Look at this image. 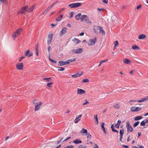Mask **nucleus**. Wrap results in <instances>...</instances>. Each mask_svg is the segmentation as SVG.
<instances>
[{
  "label": "nucleus",
  "mask_w": 148,
  "mask_h": 148,
  "mask_svg": "<svg viewBox=\"0 0 148 148\" xmlns=\"http://www.w3.org/2000/svg\"><path fill=\"white\" fill-rule=\"evenodd\" d=\"M86 93V91L85 90H83L80 88H77V94L79 95H82V94H84Z\"/></svg>",
  "instance_id": "nucleus-12"
},
{
  "label": "nucleus",
  "mask_w": 148,
  "mask_h": 148,
  "mask_svg": "<svg viewBox=\"0 0 148 148\" xmlns=\"http://www.w3.org/2000/svg\"><path fill=\"white\" fill-rule=\"evenodd\" d=\"M146 123L145 121H143L140 123V125L143 126H144L145 125Z\"/></svg>",
  "instance_id": "nucleus-42"
},
{
  "label": "nucleus",
  "mask_w": 148,
  "mask_h": 148,
  "mask_svg": "<svg viewBox=\"0 0 148 148\" xmlns=\"http://www.w3.org/2000/svg\"><path fill=\"white\" fill-rule=\"evenodd\" d=\"M53 34L52 33L49 34L48 36L47 39V43L48 45H49L52 42Z\"/></svg>",
  "instance_id": "nucleus-4"
},
{
  "label": "nucleus",
  "mask_w": 148,
  "mask_h": 148,
  "mask_svg": "<svg viewBox=\"0 0 148 148\" xmlns=\"http://www.w3.org/2000/svg\"><path fill=\"white\" fill-rule=\"evenodd\" d=\"M126 127L127 128V131L128 132H132V131L133 129L132 127L130 125V123L129 122L127 123Z\"/></svg>",
  "instance_id": "nucleus-11"
},
{
  "label": "nucleus",
  "mask_w": 148,
  "mask_h": 148,
  "mask_svg": "<svg viewBox=\"0 0 148 148\" xmlns=\"http://www.w3.org/2000/svg\"><path fill=\"white\" fill-rule=\"evenodd\" d=\"M101 27L96 26H95L93 27V30L94 32L96 34H98L100 33V30Z\"/></svg>",
  "instance_id": "nucleus-7"
},
{
  "label": "nucleus",
  "mask_w": 148,
  "mask_h": 148,
  "mask_svg": "<svg viewBox=\"0 0 148 148\" xmlns=\"http://www.w3.org/2000/svg\"><path fill=\"white\" fill-rule=\"evenodd\" d=\"M28 7L27 6H25L22 8L21 10L19 11L18 12V14H21L23 13L27 9Z\"/></svg>",
  "instance_id": "nucleus-10"
},
{
  "label": "nucleus",
  "mask_w": 148,
  "mask_h": 148,
  "mask_svg": "<svg viewBox=\"0 0 148 148\" xmlns=\"http://www.w3.org/2000/svg\"><path fill=\"white\" fill-rule=\"evenodd\" d=\"M121 123V121L120 120H119L118 121L117 123L116 124L120 125Z\"/></svg>",
  "instance_id": "nucleus-57"
},
{
  "label": "nucleus",
  "mask_w": 148,
  "mask_h": 148,
  "mask_svg": "<svg viewBox=\"0 0 148 148\" xmlns=\"http://www.w3.org/2000/svg\"><path fill=\"white\" fill-rule=\"evenodd\" d=\"M96 38H95L92 39H90L88 41V44L89 45H94L96 42Z\"/></svg>",
  "instance_id": "nucleus-6"
},
{
  "label": "nucleus",
  "mask_w": 148,
  "mask_h": 148,
  "mask_svg": "<svg viewBox=\"0 0 148 148\" xmlns=\"http://www.w3.org/2000/svg\"><path fill=\"white\" fill-rule=\"evenodd\" d=\"M16 66L18 70H21L23 68V64L22 63H17L16 64Z\"/></svg>",
  "instance_id": "nucleus-9"
},
{
  "label": "nucleus",
  "mask_w": 148,
  "mask_h": 148,
  "mask_svg": "<svg viewBox=\"0 0 148 148\" xmlns=\"http://www.w3.org/2000/svg\"><path fill=\"white\" fill-rule=\"evenodd\" d=\"M83 74V73L82 72L81 73H77L75 74L72 75V77L73 78H75L79 77L82 75Z\"/></svg>",
  "instance_id": "nucleus-19"
},
{
  "label": "nucleus",
  "mask_w": 148,
  "mask_h": 148,
  "mask_svg": "<svg viewBox=\"0 0 148 148\" xmlns=\"http://www.w3.org/2000/svg\"><path fill=\"white\" fill-rule=\"evenodd\" d=\"M81 16V13H79L75 16V18L77 20H78L80 19Z\"/></svg>",
  "instance_id": "nucleus-21"
},
{
  "label": "nucleus",
  "mask_w": 148,
  "mask_h": 148,
  "mask_svg": "<svg viewBox=\"0 0 148 148\" xmlns=\"http://www.w3.org/2000/svg\"><path fill=\"white\" fill-rule=\"evenodd\" d=\"M70 138H71V137H68L67 138H66V139L65 140H64L63 141V142L66 141L67 140H68V139H69Z\"/></svg>",
  "instance_id": "nucleus-60"
},
{
  "label": "nucleus",
  "mask_w": 148,
  "mask_h": 148,
  "mask_svg": "<svg viewBox=\"0 0 148 148\" xmlns=\"http://www.w3.org/2000/svg\"><path fill=\"white\" fill-rule=\"evenodd\" d=\"M24 58H25V57H24V56L21 57V59L19 60V61L21 62V61Z\"/></svg>",
  "instance_id": "nucleus-61"
},
{
  "label": "nucleus",
  "mask_w": 148,
  "mask_h": 148,
  "mask_svg": "<svg viewBox=\"0 0 148 148\" xmlns=\"http://www.w3.org/2000/svg\"><path fill=\"white\" fill-rule=\"evenodd\" d=\"M56 4V3H53L52 5H49L48 7L47 8V9L49 11L51 10V9L52 8V7L54 6V5Z\"/></svg>",
  "instance_id": "nucleus-32"
},
{
  "label": "nucleus",
  "mask_w": 148,
  "mask_h": 148,
  "mask_svg": "<svg viewBox=\"0 0 148 148\" xmlns=\"http://www.w3.org/2000/svg\"><path fill=\"white\" fill-rule=\"evenodd\" d=\"M85 101H86V102L84 103H83V105H85L86 104H87V103H88L89 104V102H88V101L86 99L85 100Z\"/></svg>",
  "instance_id": "nucleus-55"
},
{
  "label": "nucleus",
  "mask_w": 148,
  "mask_h": 148,
  "mask_svg": "<svg viewBox=\"0 0 148 148\" xmlns=\"http://www.w3.org/2000/svg\"><path fill=\"white\" fill-rule=\"evenodd\" d=\"M42 104L43 103L41 101H40L38 103V110L40 109Z\"/></svg>",
  "instance_id": "nucleus-27"
},
{
  "label": "nucleus",
  "mask_w": 148,
  "mask_h": 148,
  "mask_svg": "<svg viewBox=\"0 0 148 148\" xmlns=\"http://www.w3.org/2000/svg\"><path fill=\"white\" fill-rule=\"evenodd\" d=\"M43 79L48 82L51 81V79L50 77L45 78H43Z\"/></svg>",
  "instance_id": "nucleus-36"
},
{
  "label": "nucleus",
  "mask_w": 148,
  "mask_h": 148,
  "mask_svg": "<svg viewBox=\"0 0 148 148\" xmlns=\"http://www.w3.org/2000/svg\"><path fill=\"white\" fill-rule=\"evenodd\" d=\"M143 99H144V101H147V100H148V96H147V97H145Z\"/></svg>",
  "instance_id": "nucleus-53"
},
{
  "label": "nucleus",
  "mask_w": 148,
  "mask_h": 148,
  "mask_svg": "<svg viewBox=\"0 0 148 148\" xmlns=\"http://www.w3.org/2000/svg\"><path fill=\"white\" fill-rule=\"evenodd\" d=\"M142 118V117L141 116H138L135 118L134 120L135 121H137L140 120Z\"/></svg>",
  "instance_id": "nucleus-33"
},
{
  "label": "nucleus",
  "mask_w": 148,
  "mask_h": 148,
  "mask_svg": "<svg viewBox=\"0 0 148 148\" xmlns=\"http://www.w3.org/2000/svg\"><path fill=\"white\" fill-rule=\"evenodd\" d=\"M82 3H76L69 5V6L71 8H76L82 5Z\"/></svg>",
  "instance_id": "nucleus-3"
},
{
  "label": "nucleus",
  "mask_w": 148,
  "mask_h": 148,
  "mask_svg": "<svg viewBox=\"0 0 148 148\" xmlns=\"http://www.w3.org/2000/svg\"><path fill=\"white\" fill-rule=\"evenodd\" d=\"M63 14H61L58 18L56 19V21H61L62 18L63 17Z\"/></svg>",
  "instance_id": "nucleus-25"
},
{
  "label": "nucleus",
  "mask_w": 148,
  "mask_h": 148,
  "mask_svg": "<svg viewBox=\"0 0 148 148\" xmlns=\"http://www.w3.org/2000/svg\"><path fill=\"white\" fill-rule=\"evenodd\" d=\"M80 20L82 22L85 21L87 24L91 23V21H89L88 17L86 15H82Z\"/></svg>",
  "instance_id": "nucleus-1"
},
{
  "label": "nucleus",
  "mask_w": 148,
  "mask_h": 148,
  "mask_svg": "<svg viewBox=\"0 0 148 148\" xmlns=\"http://www.w3.org/2000/svg\"><path fill=\"white\" fill-rule=\"evenodd\" d=\"M141 108L138 107H132L131 108V110L132 112L139 111L141 110Z\"/></svg>",
  "instance_id": "nucleus-8"
},
{
  "label": "nucleus",
  "mask_w": 148,
  "mask_h": 148,
  "mask_svg": "<svg viewBox=\"0 0 148 148\" xmlns=\"http://www.w3.org/2000/svg\"><path fill=\"white\" fill-rule=\"evenodd\" d=\"M123 62L127 64H130L132 63L130 60L126 58L123 59Z\"/></svg>",
  "instance_id": "nucleus-16"
},
{
  "label": "nucleus",
  "mask_w": 148,
  "mask_h": 148,
  "mask_svg": "<svg viewBox=\"0 0 148 148\" xmlns=\"http://www.w3.org/2000/svg\"><path fill=\"white\" fill-rule=\"evenodd\" d=\"M137 101L138 102H143L144 101V99L143 98H142L140 99V100Z\"/></svg>",
  "instance_id": "nucleus-48"
},
{
  "label": "nucleus",
  "mask_w": 148,
  "mask_h": 148,
  "mask_svg": "<svg viewBox=\"0 0 148 148\" xmlns=\"http://www.w3.org/2000/svg\"><path fill=\"white\" fill-rule=\"evenodd\" d=\"M108 61V59H106V60H102L100 62L101 63V64H102L103 63L105 62H107Z\"/></svg>",
  "instance_id": "nucleus-49"
},
{
  "label": "nucleus",
  "mask_w": 148,
  "mask_h": 148,
  "mask_svg": "<svg viewBox=\"0 0 148 148\" xmlns=\"http://www.w3.org/2000/svg\"><path fill=\"white\" fill-rule=\"evenodd\" d=\"M51 60V61L52 63H56V61L52 60Z\"/></svg>",
  "instance_id": "nucleus-64"
},
{
  "label": "nucleus",
  "mask_w": 148,
  "mask_h": 148,
  "mask_svg": "<svg viewBox=\"0 0 148 148\" xmlns=\"http://www.w3.org/2000/svg\"><path fill=\"white\" fill-rule=\"evenodd\" d=\"M123 147H125V148H128V146L125 145H122Z\"/></svg>",
  "instance_id": "nucleus-63"
},
{
  "label": "nucleus",
  "mask_w": 148,
  "mask_h": 148,
  "mask_svg": "<svg viewBox=\"0 0 148 148\" xmlns=\"http://www.w3.org/2000/svg\"><path fill=\"white\" fill-rule=\"evenodd\" d=\"M78 148H86V147L85 146H83L82 145H80L79 146Z\"/></svg>",
  "instance_id": "nucleus-51"
},
{
  "label": "nucleus",
  "mask_w": 148,
  "mask_h": 148,
  "mask_svg": "<svg viewBox=\"0 0 148 148\" xmlns=\"http://www.w3.org/2000/svg\"><path fill=\"white\" fill-rule=\"evenodd\" d=\"M67 29L65 27H63L61 30L60 33L59 35L60 37H62L64 34H65L67 32Z\"/></svg>",
  "instance_id": "nucleus-5"
},
{
  "label": "nucleus",
  "mask_w": 148,
  "mask_h": 148,
  "mask_svg": "<svg viewBox=\"0 0 148 148\" xmlns=\"http://www.w3.org/2000/svg\"><path fill=\"white\" fill-rule=\"evenodd\" d=\"M142 7V5H140L137 6V10H139Z\"/></svg>",
  "instance_id": "nucleus-56"
},
{
  "label": "nucleus",
  "mask_w": 148,
  "mask_h": 148,
  "mask_svg": "<svg viewBox=\"0 0 148 148\" xmlns=\"http://www.w3.org/2000/svg\"><path fill=\"white\" fill-rule=\"evenodd\" d=\"M100 32H101V33L103 35H105V31L103 30V29L101 27L100 30Z\"/></svg>",
  "instance_id": "nucleus-35"
},
{
  "label": "nucleus",
  "mask_w": 148,
  "mask_h": 148,
  "mask_svg": "<svg viewBox=\"0 0 148 148\" xmlns=\"http://www.w3.org/2000/svg\"><path fill=\"white\" fill-rule=\"evenodd\" d=\"M58 66H62L64 65L68 64H69V62L59 61L58 62Z\"/></svg>",
  "instance_id": "nucleus-13"
},
{
  "label": "nucleus",
  "mask_w": 148,
  "mask_h": 148,
  "mask_svg": "<svg viewBox=\"0 0 148 148\" xmlns=\"http://www.w3.org/2000/svg\"><path fill=\"white\" fill-rule=\"evenodd\" d=\"M124 130L123 129H122L120 130L119 131V134L120 136H123L124 134Z\"/></svg>",
  "instance_id": "nucleus-30"
},
{
  "label": "nucleus",
  "mask_w": 148,
  "mask_h": 148,
  "mask_svg": "<svg viewBox=\"0 0 148 148\" xmlns=\"http://www.w3.org/2000/svg\"><path fill=\"white\" fill-rule=\"evenodd\" d=\"M53 84V83L52 82L49 83L47 84V85L50 88L51 86V85Z\"/></svg>",
  "instance_id": "nucleus-45"
},
{
  "label": "nucleus",
  "mask_w": 148,
  "mask_h": 148,
  "mask_svg": "<svg viewBox=\"0 0 148 148\" xmlns=\"http://www.w3.org/2000/svg\"><path fill=\"white\" fill-rule=\"evenodd\" d=\"M114 108L116 109H119L120 108V105L118 103H116L113 106Z\"/></svg>",
  "instance_id": "nucleus-29"
},
{
  "label": "nucleus",
  "mask_w": 148,
  "mask_h": 148,
  "mask_svg": "<svg viewBox=\"0 0 148 148\" xmlns=\"http://www.w3.org/2000/svg\"><path fill=\"white\" fill-rule=\"evenodd\" d=\"M104 123L103 122H102V123L101 125V127L102 129L103 130V131L104 132V133L105 134L106 133L105 129L104 127Z\"/></svg>",
  "instance_id": "nucleus-26"
},
{
  "label": "nucleus",
  "mask_w": 148,
  "mask_h": 148,
  "mask_svg": "<svg viewBox=\"0 0 148 148\" xmlns=\"http://www.w3.org/2000/svg\"><path fill=\"white\" fill-rule=\"evenodd\" d=\"M94 118L95 119L96 121H95V123L96 124L98 125V120L97 117V115L95 116L94 117Z\"/></svg>",
  "instance_id": "nucleus-31"
},
{
  "label": "nucleus",
  "mask_w": 148,
  "mask_h": 148,
  "mask_svg": "<svg viewBox=\"0 0 148 148\" xmlns=\"http://www.w3.org/2000/svg\"><path fill=\"white\" fill-rule=\"evenodd\" d=\"M73 143L75 144H78L81 143L82 142L81 140H79V139H77L75 140H74L73 141Z\"/></svg>",
  "instance_id": "nucleus-22"
},
{
  "label": "nucleus",
  "mask_w": 148,
  "mask_h": 148,
  "mask_svg": "<svg viewBox=\"0 0 148 148\" xmlns=\"http://www.w3.org/2000/svg\"><path fill=\"white\" fill-rule=\"evenodd\" d=\"M82 115H79L78 117L76 118L75 119L74 121L75 123H77L80 120V117L82 116Z\"/></svg>",
  "instance_id": "nucleus-18"
},
{
  "label": "nucleus",
  "mask_w": 148,
  "mask_h": 148,
  "mask_svg": "<svg viewBox=\"0 0 148 148\" xmlns=\"http://www.w3.org/2000/svg\"><path fill=\"white\" fill-rule=\"evenodd\" d=\"M22 29H18L16 32H14L12 35V37L14 38V40L15 39V38L17 37L20 35V33L21 32Z\"/></svg>",
  "instance_id": "nucleus-2"
},
{
  "label": "nucleus",
  "mask_w": 148,
  "mask_h": 148,
  "mask_svg": "<svg viewBox=\"0 0 148 148\" xmlns=\"http://www.w3.org/2000/svg\"><path fill=\"white\" fill-rule=\"evenodd\" d=\"M76 61V59L75 58H73V59H69L68 60L67 62H69V63L70 62H73L75 61Z\"/></svg>",
  "instance_id": "nucleus-39"
},
{
  "label": "nucleus",
  "mask_w": 148,
  "mask_h": 148,
  "mask_svg": "<svg viewBox=\"0 0 148 148\" xmlns=\"http://www.w3.org/2000/svg\"><path fill=\"white\" fill-rule=\"evenodd\" d=\"M80 133L82 134L83 135H84V134H86V135H87L88 131L87 130L84 128H82V130L80 132Z\"/></svg>",
  "instance_id": "nucleus-15"
},
{
  "label": "nucleus",
  "mask_w": 148,
  "mask_h": 148,
  "mask_svg": "<svg viewBox=\"0 0 148 148\" xmlns=\"http://www.w3.org/2000/svg\"><path fill=\"white\" fill-rule=\"evenodd\" d=\"M114 46H115L118 47V46L119 44H118V41H115L114 42Z\"/></svg>",
  "instance_id": "nucleus-40"
},
{
  "label": "nucleus",
  "mask_w": 148,
  "mask_h": 148,
  "mask_svg": "<svg viewBox=\"0 0 148 148\" xmlns=\"http://www.w3.org/2000/svg\"><path fill=\"white\" fill-rule=\"evenodd\" d=\"M146 38V36L143 34H141L139 35L138 37V38L140 40H142L145 39Z\"/></svg>",
  "instance_id": "nucleus-17"
},
{
  "label": "nucleus",
  "mask_w": 148,
  "mask_h": 148,
  "mask_svg": "<svg viewBox=\"0 0 148 148\" xmlns=\"http://www.w3.org/2000/svg\"><path fill=\"white\" fill-rule=\"evenodd\" d=\"M102 2L104 3L107 4L108 3V0H102Z\"/></svg>",
  "instance_id": "nucleus-50"
},
{
  "label": "nucleus",
  "mask_w": 148,
  "mask_h": 148,
  "mask_svg": "<svg viewBox=\"0 0 148 148\" xmlns=\"http://www.w3.org/2000/svg\"><path fill=\"white\" fill-rule=\"evenodd\" d=\"M34 6L33 5L32 7L30 8L28 10H27V11L28 12H32L34 8Z\"/></svg>",
  "instance_id": "nucleus-28"
},
{
  "label": "nucleus",
  "mask_w": 148,
  "mask_h": 148,
  "mask_svg": "<svg viewBox=\"0 0 148 148\" xmlns=\"http://www.w3.org/2000/svg\"><path fill=\"white\" fill-rule=\"evenodd\" d=\"M132 48L134 50L140 49V48H139V47L137 45H132Z\"/></svg>",
  "instance_id": "nucleus-23"
},
{
  "label": "nucleus",
  "mask_w": 148,
  "mask_h": 148,
  "mask_svg": "<svg viewBox=\"0 0 148 148\" xmlns=\"http://www.w3.org/2000/svg\"><path fill=\"white\" fill-rule=\"evenodd\" d=\"M29 50H28L27 51H26L25 52V56H28V54L29 53Z\"/></svg>",
  "instance_id": "nucleus-38"
},
{
  "label": "nucleus",
  "mask_w": 148,
  "mask_h": 148,
  "mask_svg": "<svg viewBox=\"0 0 148 148\" xmlns=\"http://www.w3.org/2000/svg\"><path fill=\"white\" fill-rule=\"evenodd\" d=\"M49 11L47 9L44 12H43V14H46V13H47Z\"/></svg>",
  "instance_id": "nucleus-59"
},
{
  "label": "nucleus",
  "mask_w": 148,
  "mask_h": 148,
  "mask_svg": "<svg viewBox=\"0 0 148 148\" xmlns=\"http://www.w3.org/2000/svg\"><path fill=\"white\" fill-rule=\"evenodd\" d=\"M132 137L131 138H130V136H128V138L127 139V142H128L130 140H132Z\"/></svg>",
  "instance_id": "nucleus-58"
},
{
  "label": "nucleus",
  "mask_w": 148,
  "mask_h": 148,
  "mask_svg": "<svg viewBox=\"0 0 148 148\" xmlns=\"http://www.w3.org/2000/svg\"><path fill=\"white\" fill-rule=\"evenodd\" d=\"M28 54L29 55L28 56V57H30L33 56V53L32 52L30 53H29Z\"/></svg>",
  "instance_id": "nucleus-52"
},
{
  "label": "nucleus",
  "mask_w": 148,
  "mask_h": 148,
  "mask_svg": "<svg viewBox=\"0 0 148 148\" xmlns=\"http://www.w3.org/2000/svg\"><path fill=\"white\" fill-rule=\"evenodd\" d=\"M139 123L140 122L138 121L136 122L133 125L134 127H136L139 124Z\"/></svg>",
  "instance_id": "nucleus-41"
},
{
  "label": "nucleus",
  "mask_w": 148,
  "mask_h": 148,
  "mask_svg": "<svg viewBox=\"0 0 148 148\" xmlns=\"http://www.w3.org/2000/svg\"><path fill=\"white\" fill-rule=\"evenodd\" d=\"M119 126H120V125H117V124H116L115 125V127H116V128H118V129L119 128Z\"/></svg>",
  "instance_id": "nucleus-62"
},
{
  "label": "nucleus",
  "mask_w": 148,
  "mask_h": 148,
  "mask_svg": "<svg viewBox=\"0 0 148 148\" xmlns=\"http://www.w3.org/2000/svg\"><path fill=\"white\" fill-rule=\"evenodd\" d=\"M89 82V79H84L83 80V82L84 83L88 82Z\"/></svg>",
  "instance_id": "nucleus-44"
},
{
  "label": "nucleus",
  "mask_w": 148,
  "mask_h": 148,
  "mask_svg": "<svg viewBox=\"0 0 148 148\" xmlns=\"http://www.w3.org/2000/svg\"><path fill=\"white\" fill-rule=\"evenodd\" d=\"M82 49L79 48L77 49H74L72 51V52L74 53H81L82 52Z\"/></svg>",
  "instance_id": "nucleus-14"
},
{
  "label": "nucleus",
  "mask_w": 148,
  "mask_h": 148,
  "mask_svg": "<svg viewBox=\"0 0 148 148\" xmlns=\"http://www.w3.org/2000/svg\"><path fill=\"white\" fill-rule=\"evenodd\" d=\"M76 44H77L79 42H80V41L78 39L74 38L72 40Z\"/></svg>",
  "instance_id": "nucleus-24"
},
{
  "label": "nucleus",
  "mask_w": 148,
  "mask_h": 148,
  "mask_svg": "<svg viewBox=\"0 0 148 148\" xmlns=\"http://www.w3.org/2000/svg\"><path fill=\"white\" fill-rule=\"evenodd\" d=\"M33 104L35 105V107L34 111H36L37 110V100L36 99L34 100Z\"/></svg>",
  "instance_id": "nucleus-20"
},
{
  "label": "nucleus",
  "mask_w": 148,
  "mask_h": 148,
  "mask_svg": "<svg viewBox=\"0 0 148 148\" xmlns=\"http://www.w3.org/2000/svg\"><path fill=\"white\" fill-rule=\"evenodd\" d=\"M91 135L90 134V133H88V135L87 136V138L88 139H90V140L91 139Z\"/></svg>",
  "instance_id": "nucleus-43"
},
{
  "label": "nucleus",
  "mask_w": 148,
  "mask_h": 148,
  "mask_svg": "<svg viewBox=\"0 0 148 148\" xmlns=\"http://www.w3.org/2000/svg\"><path fill=\"white\" fill-rule=\"evenodd\" d=\"M74 148L73 146L72 145H69L67 146L66 147H64V148Z\"/></svg>",
  "instance_id": "nucleus-47"
},
{
  "label": "nucleus",
  "mask_w": 148,
  "mask_h": 148,
  "mask_svg": "<svg viewBox=\"0 0 148 148\" xmlns=\"http://www.w3.org/2000/svg\"><path fill=\"white\" fill-rule=\"evenodd\" d=\"M97 10L99 11V12H101V11H102L103 10H104L103 8H98L97 9Z\"/></svg>",
  "instance_id": "nucleus-54"
},
{
  "label": "nucleus",
  "mask_w": 148,
  "mask_h": 148,
  "mask_svg": "<svg viewBox=\"0 0 148 148\" xmlns=\"http://www.w3.org/2000/svg\"><path fill=\"white\" fill-rule=\"evenodd\" d=\"M70 16L69 17L70 18H71L73 16V12H71L70 14Z\"/></svg>",
  "instance_id": "nucleus-46"
},
{
  "label": "nucleus",
  "mask_w": 148,
  "mask_h": 148,
  "mask_svg": "<svg viewBox=\"0 0 148 148\" xmlns=\"http://www.w3.org/2000/svg\"><path fill=\"white\" fill-rule=\"evenodd\" d=\"M111 128L112 129V131L113 132H116L118 133V132L116 130L114 129V127L113 126V124H112L111 125Z\"/></svg>",
  "instance_id": "nucleus-34"
},
{
  "label": "nucleus",
  "mask_w": 148,
  "mask_h": 148,
  "mask_svg": "<svg viewBox=\"0 0 148 148\" xmlns=\"http://www.w3.org/2000/svg\"><path fill=\"white\" fill-rule=\"evenodd\" d=\"M65 70V69L62 67H59L58 68V71H64Z\"/></svg>",
  "instance_id": "nucleus-37"
}]
</instances>
